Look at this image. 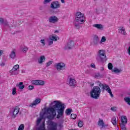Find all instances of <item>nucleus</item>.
Listing matches in <instances>:
<instances>
[{
    "label": "nucleus",
    "mask_w": 130,
    "mask_h": 130,
    "mask_svg": "<svg viewBox=\"0 0 130 130\" xmlns=\"http://www.w3.org/2000/svg\"><path fill=\"white\" fill-rule=\"evenodd\" d=\"M50 107L47 109H45L44 114H46L47 118L52 120L54 119V118L56 116V112L58 113L57 115V118L59 119L61 116L63 115L64 113V109L66 107H64V104H62L59 101H54L51 102L50 104Z\"/></svg>",
    "instance_id": "f257e3e1"
},
{
    "label": "nucleus",
    "mask_w": 130,
    "mask_h": 130,
    "mask_svg": "<svg viewBox=\"0 0 130 130\" xmlns=\"http://www.w3.org/2000/svg\"><path fill=\"white\" fill-rule=\"evenodd\" d=\"M101 93V89L98 86H95L90 91V97L93 99H99L100 94Z\"/></svg>",
    "instance_id": "f03ea898"
},
{
    "label": "nucleus",
    "mask_w": 130,
    "mask_h": 130,
    "mask_svg": "<svg viewBox=\"0 0 130 130\" xmlns=\"http://www.w3.org/2000/svg\"><path fill=\"white\" fill-rule=\"evenodd\" d=\"M85 15L80 12H77L76 14L75 20L79 22V24H84L85 23Z\"/></svg>",
    "instance_id": "7ed1b4c3"
},
{
    "label": "nucleus",
    "mask_w": 130,
    "mask_h": 130,
    "mask_svg": "<svg viewBox=\"0 0 130 130\" xmlns=\"http://www.w3.org/2000/svg\"><path fill=\"white\" fill-rule=\"evenodd\" d=\"M50 9L52 10H56L60 8V3L58 1H53L51 3L50 5Z\"/></svg>",
    "instance_id": "20e7f679"
},
{
    "label": "nucleus",
    "mask_w": 130,
    "mask_h": 130,
    "mask_svg": "<svg viewBox=\"0 0 130 130\" xmlns=\"http://www.w3.org/2000/svg\"><path fill=\"white\" fill-rule=\"evenodd\" d=\"M41 102V99L39 98H37L32 103H31L29 105V107H31V108H35L38 104H39Z\"/></svg>",
    "instance_id": "39448f33"
},
{
    "label": "nucleus",
    "mask_w": 130,
    "mask_h": 130,
    "mask_svg": "<svg viewBox=\"0 0 130 130\" xmlns=\"http://www.w3.org/2000/svg\"><path fill=\"white\" fill-rule=\"evenodd\" d=\"M19 68H20V66L19 64L15 65L13 69L9 71V73H10L11 75H19Z\"/></svg>",
    "instance_id": "423d86ee"
},
{
    "label": "nucleus",
    "mask_w": 130,
    "mask_h": 130,
    "mask_svg": "<svg viewBox=\"0 0 130 130\" xmlns=\"http://www.w3.org/2000/svg\"><path fill=\"white\" fill-rule=\"evenodd\" d=\"M102 90H103V91L106 90V91L108 93H109V94H110L111 97L113 98V94H112V92H111V89H110V87H109V86H108V85L106 84H104L103 87H102Z\"/></svg>",
    "instance_id": "0eeeda50"
},
{
    "label": "nucleus",
    "mask_w": 130,
    "mask_h": 130,
    "mask_svg": "<svg viewBox=\"0 0 130 130\" xmlns=\"http://www.w3.org/2000/svg\"><path fill=\"white\" fill-rule=\"evenodd\" d=\"M55 67L57 71H61L66 69V64L63 62L57 63L55 64Z\"/></svg>",
    "instance_id": "6e6552de"
},
{
    "label": "nucleus",
    "mask_w": 130,
    "mask_h": 130,
    "mask_svg": "<svg viewBox=\"0 0 130 130\" xmlns=\"http://www.w3.org/2000/svg\"><path fill=\"white\" fill-rule=\"evenodd\" d=\"M75 46V42L73 41H71L67 43V44L65 45L64 47V49L65 50H68V49H72Z\"/></svg>",
    "instance_id": "1a4fd4ad"
},
{
    "label": "nucleus",
    "mask_w": 130,
    "mask_h": 130,
    "mask_svg": "<svg viewBox=\"0 0 130 130\" xmlns=\"http://www.w3.org/2000/svg\"><path fill=\"white\" fill-rule=\"evenodd\" d=\"M100 58L103 60L104 58H106V55H105V50H100L98 54Z\"/></svg>",
    "instance_id": "9d476101"
},
{
    "label": "nucleus",
    "mask_w": 130,
    "mask_h": 130,
    "mask_svg": "<svg viewBox=\"0 0 130 130\" xmlns=\"http://www.w3.org/2000/svg\"><path fill=\"white\" fill-rule=\"evenodd\" d=\"M68 83L69 86L76 87V84H77V82H76V80H75V79L71 77L69 78V80L68 81Z\"/></svg>",
    "instance_id": "9b49d317"
},
{
    "label": "nucleus",
    "mask_w": 130,
    "mask_h": 130,
    "mask_svg": "<svg viewBox=\"0 0 130 130\" xmlns=\"http://www.w3.org/2000/svg\"><path fill=\"white\" fill-rule=\"evenodd\" d=\"M49 23H52V24H55V23L57 22L58 19L55 16H52L50 17L48 19Z\"/></svg>",
    "instance_id": "f8f14e48"
},
{
    "label": "nucleus",
    "mask_w": 130,
    "mask_h": 130,
    "mask_svg": "<svg viewBox=\"0 0 130 130\" xmlns=\"http://www.w3.org/2000/svg\"><path fill=\"white\" fill-rule=\"evenodd\" d=\"M19 109H20L19 108V107H16L15 108L13 109V117H14V118H15V117H16V115H17V114L19 113Z\"/></svg>",
    "instance_id": "ddd939ff"
},
{
    "label": "nucleus",
    "mask_w": 130,
    "mask_h": 130,
    "mask_svg": "<svg viewBox=\"0 0 130 130\" xmlns=\"http://www.w3.org/2000/svg\"><path fill=\"white\" fill-rule=\"evenodd\" d=\"M45 56L42 55L40 57V58L38 59V63L40 64L43 63L45 61Z\"/></svg>",
    "instance_id": "4468645a"
},
{
    "label": "nucleus",
    "mask_w": 130,
    "mask_h": 130,
    "mask_svg": "<svg viewBox=\"0 0 130 130\" xmlns=\"http://www.w3.org/2000/svg\"><path fill=\"white\" fill-rule=\"evenodd\" d=\"M121 123L127 124V118L125 116H122L121 117Z\"/></svg>",
    "instance_id": "2eb2a0df"
},
{
    "label": "nucleus",
    "mask_w": 130,
    "mask_h": 130,
    "mask_svg": "<svg viewBox=\"0 0 130 130\" xmlns=\"http://www.w3.org/2000/svg\"><path fill=\"white\" fill-rule=\"evenodd\" d=\"M74 27L77 30H79L80 28H81V23H79V22H77V21L75 20L74 21Z\"/></svg>",
    "instance_id": "dca6fc26"
},
{
    "label": "nucleus",
    "mask_w": 130,
    "mask_h": 130,
    "mask_svg": "<svg viewBox=\"0 0 130 130\" xmlns=\"http://www.w3.org/2000/svg\"><path fill=\"white\" fill-rule=\"evenodd\" d=\"M98 42H99V38H98L97 36H95L93 38V44L94 45H97Z\"/></svg>",
    "instance_id": "f3484780"
},
{
    "label": "nucleus",
    "mask_w": 130,
    "mask_h": 130,
    "mask_svg": "<svg viewBox=\"0 0 130 130\" xmlns=\"http://www.w3.org/2000/svg\"><path fill=\"white\" fill-rule=\"evenodd\" d=\"M16 87H18L20 90H23L25 88V85L23 84V82H19L16 84Z\"/></svg>",
    "instance_id": "a211bd4d"
},
{
    "label": "nucleus",
    "mask_w": 130,
    "mask_h": 130,
    "mask_svg": "<svg viewBox=\"0 0 130 130\" xmlns=\"http://www.w3.org/2000/svg\"><path fill=\"white\" fill-rule=\"evenodd\" d=\"M119 32L122 35H126V32H125V29L124 28L122 27L120 29H119Z\"/></svg>",
    "instance_id": "6ab92c4d"
},
{
    "label": "nucleus",
    "mask_w": 130,
    "mask_h": 130,
    "mask_svg": "<svg viewBox=\"0 0 130 130\" xmlns=\"http://www.w3.org/2000/svg\"><path fill=\"white\" fill-rule=\"evenodd\" d=\"M112 72L115 73V74H120V73L122 72V70H121V69H118L117 68H114V70H112Z\"/></svg>",
    "instance_id": "aec40b11"
},
{
    "label": "nucleus",
    "mask_w": 130,
    "mask_h": 130,
    "mask_svg": "<svg viewBox=\"0 0 130 130\" xmlns=\"http://www.w3.org/2000/svg\"><path fill=\"white\" fill-rule=\"evenodd\" d=\"M10 58L14 59L16 57V52L15 50L12 51L9 55Z\"/></svg>",
    "instance_id": "412c9836"
},
{
    "label": "nucleus",
    "mask_w": 130,
    "mask_h": 130,
    "mask_svg": "<svg viewBox=\"0 0 130 130\" xmlns=\"http://www.w3.org/2000/svg\"><path fill=\"white\" fill-rule=\"evenodd\" d=\"M98 125H99L100 126H102V127H105L103 120H101L100 119H99V120L98 121Z\"/></svg>",
    "instance_id": "4be33fe9"
},
{
    "label": "nucleus",
    "mask_w": 130,
    "mask_h": 130,
    "mask_svg": "<svg viewBox=\"0 0 130 130\" xmlns=\"http://www.w3.org/2000/svg\"><path fill=\"white\" fill-rule=\"evenodd\" d=\"M50 38L53 41H57L58 39H59V38L57 36H50Z\"/></svg>",
    "instance_id": "5701e85b"
},
{
    "label": "nucleus",
    "mask_w": 130,
    "mask_h": 130,
    "mask_svg": "<svg viewBox=\"0 0 130 130\" xmlns=\"http://www.w3.org/2000/svg\"><path fill=\"white\" fill-rule=\"evenodd\" d=\"M45 82L43 80H38V86H44Z\"/></svg>",
    "instance_id": "b1692460"
},
{
    "label": "nucleus",
    "mask_w": 130,
    "mask_h": 130,
    "mask_svg": "<svg viewBox=\"0 0 130 130\" xmlns=\"http://www.w3.org/2000/svg\"><path fill=\"white\" fill-rule=\"evenodd\" d=\"M93 27H95V28H97L98 29H102L103 28V26H102V24H95L93 25Z\"/></svg>",
    "instance_id": "393cba45"
},
{
    "label": "nucleus",
    "mask_w": 130,
    "mask_h": 130,
    "mask_svg": "<svg viewBox=\"0 0 130 130\" xmlns=\"http://www.w3.org/2000/svg\"><path fill=\"white\" fill-rule=\"evenodd\" d=\"M126 124H124V123H120V126L121 127V129L122 130H126V127L125 126V125Z\"/></svg>",
    "instance_id": "a878e982"
},
{
    "label": "nucleus",
    "mask_w": 130,
    "mask_h": 130,
    "mask_svg": "<svg viewBox=\"0 0 130 130\" xmlns=\"http://www.w3.org/2000/svg\"><path fill=\"white\" fill-rule=\"evenodd\" d=\"M112 123L113 125H116V118L115 117H113L111 119Z\"/></svg>",
    "instance_id": "bb28decb"
},
{
    "label": "nucleus",
    "mask_w": 130,
    "mask_h": 130,
    "mask_svg": "<svg viewBox=\"0 0 130 130\" xmlns=\"http://www.w3.org/2000/svg\"><path fill=\"white\" fill-rule=\"evenodd\" d=\"M73 110L72 109H67L66 110V113L67 114V115H70L71 113H72V111Z\"/></svg>",
    "instance_id": "cd10ccee"
},
{
    "label": "nucleus",
    "mask_w": 130,
    "mask_h": 130,
    "mask_svg": "<svg viewBox=\"0 0 130 130\" xmlns=\"http://www.w3.org/2000/svg\"><path fill=\"white\" fill-rule=\"evenodd\" d=\"M48 45H51L52 44H53V41L50 38V37H49V38L47 40Z\"/></svg>",
    "instance_id": "c85d7f7f"
},
{
    "label": "nucleus",
    "mask_w": 130,
    "mask_h": 130,
    "mask_svg": "<svg viewBox=\"0 0 130 130\" xmlns=\"http://www.w3.org/2000/svg\"><path fill=\"white\" fill-rule=\"evenodd\" d=\"M124 101L126 103H127L128 105H130V98L128 97H126L124 98Z\"/></svg>",
    "instance_id": "c756f323"
},
{
    "label": "nucleus",
    "mask_w": 130,
    "mask_h": 130,
    "mask_svg": "<svg viewBox=\"0 0 130 130\" xmlns=\"http://www.w3.org/2000/svg\"><path fill=\"white\" fill-rule=\"evenodd\" d=\"M31 84L32 85H36V86H38V80H32Z\"/></svg>",
    "instance_id": "7c9ffc66"
},
{
    "label": "nucleus",
    "mask_w": 130,
    "mask_h": 130,
    "mask_svg": "<svg viewBox=\"0 0 130 130\" xmlns=\"http://www.w3.org/2000/svg\"><path fill=\"white\" fill-rule=\"evenodd\" d=\"M2 24H4L5 26H8V27H10V26H9V23H8V21L6 19H3V21Z\"/></svg>",
    "instance_id": "2f4dec72"
},
{
    "label": "nucleus",
    "mask_w": 130,
    "mask_h": 130,
    "mask_svg": "<svg viewBox=\"0 0 130 130\" xmlns=\"http://www.w3.org/2000/svg\"><path fill=\"white\" fill-rule=\"evenodd\" d=\"M38 130H44L45 129V127H44V123H43L42 125L40 126L38 128Z\"/></svg>",
    "instance_id": "473e14b6"
},
{
    "label": "nucleus",
    "mask_w": 130,
    "mask_h": 130,
    "mask_svg": "<svg viewBox=\"0 0 130 130\" xmlns=\"http://www.w3.org/2000/svg\"><path fill=\"white\" fill-rule=\"evenodd\" d=\"M12 95H16V94H17V89L16 88V87H14L12 89Z\"/></svg>",
    "instance_id": "72a5a7b5"
},
{
    "label": "nucleus",
    "mask_w": 130,
    "mask_h": 130,
    "mask_svg": "<svg viewBox=\"0 0 130 130\" xmlns=\"http://www.w3.org/2000/svg\"><path fill=\"white\" fill-rule=\"evenodd\" d=\"M108 68L109 70H111L113 68V65H112V63H109L108 64Z\"/></svg>",
    "instance_id": "f704fd0d"
},
{
    "label": "nucleus",
    "mask_w": 130,
    "mask_h": 130,
    "mask_svg": "<svg viewBox=\"0 0 130 130\" xmlns=\"http://www.w3.org/2000/svg\"><path fill=\"white\" fill-rule=\"evenodd\" d=\"M53 62V61H49L48 62H47L46 63V67H50L51 66V64H52V63Z\"/></svg>",
    "instance_id": "c9c22d12"
},
{
    "label": "nucleus",
    "mask_w": 130,
    "mask_h": 130,
    "mask_svg": "<svg viewBox=\"0 0 130 130\" xmlns=\"http://www.w3.org/2000/svg\"><path fill=\"white\" fill-rule=\"evenodd\" d=\"M52 1V0H44L43 4L44 5H46L47 4H49V3Z\"/></svg>",
    "instance_id": "e433bc0d"
},
{
    "label": "nucleus",
    "mask_w": 130,
    "mask_h": 130,
    "mask_svg": "<svg viewBox=\"0 0 130 130\" xmlns=\"http://www.w3.org/2000/svg\"><path fill=\"white\" fill-rule=\"evenodd\" d=\"M24 124H22L20 125V126L18 127V130H24Z\"/></svg>",
    "instance_id": "4c0bfd02"
},
{
    "label": "nucleus",
    "mask_w": 130,
    "mask_h": 130,
    "mask_svg": "<svg viewBox=\"0 0 130 130\" xmlns=\"http://www.w3.org/2000/svg\"><path fill=\"white\" fill-rule=\"evenodd\" d=\"M22 51H23V52H27V51H28V47H24V48H22Z\"/></svg>",
    "instance_id": "58836bf2"
},
{
    "label": "nucleus",
    "mask_w": 130,
    "mask_h": 130,
    "mask_svg": "<svg viewBox=\"0 0 130 130\" xmlns=\"http://www.w3.org/2000/svg\"><path fill=\"white\" fill-rule=\"evenodd\" d=\"M83 125H84V123H83V121H80L79 122H78V126L79 127H82L83 126Z\"/></svg>",
    "instance_id": "ea45409f"
},
{
    "label": "nucleus",
    "mask_w": 130,
    "mask_h": 130,
    "mask_svg": "<svg viewBox=\"0 0 130 130\" xmlns=\"http://www.w3.org/2000/svg\"><path fill=\"white\" fill-rule=\"evenodd\" d=\"M71 118L73 119H76V118H77V115H76L75 114H71Z\"/></svg>",
    "instance_id": "a19ab883"
},
{
    "label": "nucleus",
    "mask_w": 130,
    "mask_h": 130,
    "mask_svg": "<svg viewBox=\"0 0 130 130\" xmlns=\"http://www.w3.org/2000/svg\"><path fill=\"white\" fill-rule=\"evenodd\" d=\"M28 90L31 91V90H33V89H34V86H33V85H29L28 87Z\"/></svg>",
    "instance_id": "79ce46f5"
},
{
    "label": "nucleus",
    "mask_w": 130,
    "mask_h": 130,
    "mask_svg": "<svg viewBox=\"0 0 130 130\" xmlns=\"http://www.w3.org/2000/svg\"><path fill=\"white\" fill-rule=\"evenodd\" d=\"M106 41V38L105 37H103L101 40V42H105Z\"/></svg>",
    "instance_id": "37998d69"
},
{
    "label": "nucleus",
    "mask_w": 130,
    "mask_h": 130,
    "mask_svg": "<svg viewBox=\"0 0 130 130\" xmlns=\"http://www.w3.org/2000/svg\"><path fill=\"white\" fill-rule=\"evenodd\" d=\"M41 43H42L43 46H44V45H45V40H44V39L41 40L40 41Z\"/></svg>",
    "instance_id": "c03bdc74"
},
{
    "label": "nucleus",
    "mask_w": 130,
    "mask_h": 130,
    "mask_svg": "<svg viewBox=\"0 0 130 130\" xmlns=\"http://www.w3.org/2000/svg\"><path fill=\"white\" fill-rule=\"evenodd\" d=\"M96 78H101V74L100 73H96L95 74Z\"/></svg>",
    "instance_id": "a18cd8bd"
},
{
    "label": "nucleus",
    "mask_w": 130,
    "mask_h": 130,
    "mask_svg": "<svg viewBox=\"0 0 130 130\" xmlns=\"http://www.w3.org/2000/svg\"><path fill=\"white\" fill-rule=\"evenodd\" d=\"M40 122H41V119H40V118L38 119V120L37 121V124H39V123H40Z\"/></svg>",
    "instance_id": "49530a36"
},
{
    "label": "nucleus",
    "mask_w": 130,
    "mask_h": 130,
    "mask_svg": "<svg viewBox=\"0 0 130 130\" xmlns=\"http://www.w3.org/2000/svg\"><path fill=\"white\" fill-rule=\"evenodd\" d=\"M111 110H112V111H116V107H114L111 108Z\"/></svg>",
    "instance_id": "de8ad7c7"
},
{
    "label": "nucleus",
    "mask_w": 130,
    "mask_h": 130,
    "mask_svg": "<svg viewBox=\"0 0 130 130\" xmlns=\"http://www.w3.org/2000/svg\"><path fill=\"white\" fill-rule=\"evenodd\" d=\"M99 87H102V88H103V86H104V84H102V83H100V82H99Z\"/></svg>",
    "instance_id": "09e8293b"
},
{
    "label": "nucleus",
    "mask_w": 130,
    "mask_h": 130,
    "mask_svg": "<svg viewBox=\"0 0 130 130\" xmlns=\"http://www.w3.org/2000/svg\"><path fill=\"white\" fill-rule=\"evenodd\" d=\"M3 22H4V18H0V24H3Z\"/></svg>",
    "instance_id": "8fccbe9b"
},
{
    "label": "nucleus",
    "mask_w": 130,
    "mask_h": 130,
    "mask_svg": "<svg viewBox=\"0 0 130 130\" xmlns=\"http://www.w3.org/2000/svg\"><path fill=\"white\" fill-rule=\"evenodd\" d=\"M90 66L93 68V69H95V68H96V67L95 66V64L94 63H91Z\"/></svg>",
    "instance_id": "3c124183"
},
{
    "label": "nucleus",
    "mask_w": 130,
    "mask_h": 130,
    "mask_svg": "<svg viewBox=\"0 0 130 130\" xmlns=\"http://www.w3.org/2000/svg\"><path fill=\"white\" fill-rule=\"evenodd\" d=\"M3 53H4V50H0V56H2V54H3Z\"/></svg>",
    "instance_id": "603ef678"
},
{
    "label": "nucleus",
    "mask_w": 130,
    "mask_h": 130,
    "mask_svg": "<svg viewBox=\"0 0 130 130\" xmlns=\"http://www.w3.org/2000/svg\"><path fill=\"white\" fill-rule=\"evenodd\" d=\"M127 51H128V54H129V55H130V46L128 47V48L127 49Z\"/></svg>",
    "instance_id": "864d4df0"
},
{
    "label": "nucleus",
    "mask_w": 130,
    "mask_h": 130,
    "mask_svg": "<svg viewBox=\"0 0 130 130\" xmlns=\"http://www.w3.org/2000/svg\"><path fill=\"white\" fill-rule=\"evenodd\" d=\"M5 63L4 62H2L1 64V67H5Z\"/></svg>",
    "instance_id": "5fc2aeb1"
},
{
    "label": "nucleus",
    "mask_w": 130,
    "mask_h": 130,
    "mask_svg": "<svg viewBox=\"0 0 130 130\" xmlns=\"http://www.w3.org/2000/svg\"><path fill=\"white\" fill-rule=\"evenodd\" d=\"M60 1H61V3L62 4H64V3H66V2L64 1V0H60Z\"/></svg>",
    "instance_id": "6e6d98bb"
},
{
    "label": "nucleus",
    "mask_w": 130,
    "mask_h": 130,
    "mask_svg": "<svg viewBox=\"0 0 130 130\" xmlns=\"http://www.w3.org/2000/svg\"><path fill=\"white\" fill-rule=\"evenodd\" d=\"M54 33H59V31L56 30H55Z\"/></svg>",
    "instance_id": "4d7b16f0"
},
{
    "label": "nucleus",
    "mask_w": 130,
    "mask_h": 130,
    "mask_svg": "<svg viewBox=\"0 0 130 130\" xmlns=\"http://www.w3.org/2000/svg\"><path fill=\"white\" fill-rule=\"evenodd\" d=\"M104 68L103 67H101V71H104Z\"/></svg>",
    "instance_id": "13d9d810"
},
{
    "label": "nucleus",
    "mask_w": 130,
    "mask_h": 130,
    "mask_svg": "<svg viewBox=\"0 0 130 130\" xmlns=\"http://www.w3.org/2000/svg\"><path fill=\"white\" fill-rule=\"evenodd\" d=\"M92 86H94V84H93L92 85Z\"/></svg>",
    "instance_id": "bf43d9fd"
}]
</instances>
